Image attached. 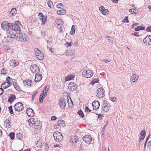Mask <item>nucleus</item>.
Returning a JSON list of instances; mask_svg holds the SVG:
<instances>
[{
    "mask_svg": "<svg viewBox=\"0 0 151 151\" xmlns=\"http://www.w3.org/2000/svg\"><path fill=\"white\" fill-rule=\"evenodd\" d=\"M35 76V81L36 82L40 81L42 78V76L40 74L38 73H37Z\"/></svg>",
    "mask_w": 151,
    "mask_h": 151,
    "instance_id": "6ab92c4d",
    "label": "nucleus"
},
{
    "mask_svg": "<svg viewBox=\"0 0 151 151\" xmlns=\"http://www.w3.org/2000/svg\"><path fill=\"white\" fill-rule=\"evenodd\" d=\"M77 114L78 115H79L80 116L82 117L83 118L84 116V114L83 113V112L81 110H80L78 112Z\"/></svg>",
    "mask_w": 151,
    "mask_h": 151,
    "instance_id": "4c0bfd02",
    "label": "nucleus"
},
{
    "mask_svg": "<svg viewBox=\"0 0 151 151\" xmlns=\"http://www.w3.org/2000/svg\"><path fill=\"white\" fill-rule=\"evenodd\" d=\"M59 104L61 109H64L67 104L66 99L63 97H61L59 99Z\"/></svg>",
    "mask_w": 151,
    "mask_h": 151,
    "instance_id": "1a4fd4ad",
    "label": "nucleus"
},
{
    "mask_svg": "<svg viewBox=\"0 0 151 151\" xmlns=\"http://www.w3.org/2000/svg\"><path fill=\"white\" fill-rule=\"evenodd\" d=\"M23 83L24 86L27 88L29 87L32 84V82L31 81H24Z\"/></svg>",
    "mask_w": 151,
    "mask_h": 151,
    "instance_id": "b1692460",
    "label": "nucleus"
},
{
    "mask_svg": "<svg viewBox=\"0 0 151 151\" xmlns=\"http://www.w3.org/2000/svg\"><path fill=\"white\" fill-rule=\"evenodd\" d=\"M30 68L33 73H38L40 71L39 67L36 64H33L31 65Z\"/></svg>",
    "mask_w": 151,
    "mask_h": 151,
    "instance_id": "6e6552de",
    "label": "nucleus"
},
{
    "mask_svg": "<svg viewBox=\"0 0 151 151\" xmlns=\"http://www.w3.org/2000/svg\"><path fill=\"white\" fill-rule=\"evenodd\" d=\"M14 107L15 111L17 112L22 111L24 109L22 104L19 102L16 104L14 106Z\"/></svg>",
    "mask_w": 151,
    "mask_h": 151,
    "instance_id": "0eeeda50",
    "label": "nucleus"
},
{
    "mask_svg": "<svg viewBox=\"0 0 151 151\" xmlns=\"http://www.w3.org/2000/svg\"><path fill=\"white\" fill-rule=\"evenodd\" d=\"M21 25L20 22L16 21L14 23H11L10 28L15 31H19V26Z\"/></svg>",
    "mask_w": 151,
    "mask_h": 151,
    "instance_id": "20e7f679",
    "label": "nucleus"
},
{
    "mask_svg": "<svg viewBox=\"0 0 151 151\" xmlns=\"http://www.w3.org/2000/svg\"><path fill=\"white\" fill-rule=\"evenodd\" d=\"M98 81L96 80H93L92 81L91 83H92V85H93L95 83H97Z\"/></svg>",
    "mask_w": 151,
    "mask_h": 151,
    "instance_id": "680f3d73",
    "label": "nucleus"
},
{
    "mask_svg": "<svg viewBox=\"0 0 151 151\" xmlns=\"http://www.w3.org/2000/svg\"><path fill=\"white\" fill-rule=\"evenodd\" d=\"M110 106L109 104L103 103L102 106V110L105 112L108 111L109 110Z\"/></svg>",
    "mask_w": 151,
    "mask_h": 151,
    "instance_id": "ddd939ff",
    "label": "nucleus"
},
{
    "mask_svg": "<svg viewBox=\"0 0 151 151\" xmlns=\"http://www.w3.org/2000/svg\"><path fill=\"white\" fill-rule=\"evenodd\" d=\"M16 137L17 139L21 140L23 138V136L21 133H18L17 134Z\"/></svg>",
    "mask_w": 151,
    "mask_h": 151,
    "instance_id": "2f4dec72",
    "label": "nucleus"
},
{
    "mask_svg": "<svg viewBox=\"0 0 151 151\" xmlns=\"http://www.w3.org/2000/svg\"><path fill=\"white\" fill-rule=\"evenodd\" d=\"M105 9V8L104 7L102 6L101 7H100L99 8V10L101 12H102L103 10H104Z\"/></svg>",
    "mask_w": 151,
    "mask_h": 151,
    "instance_id": "5fc2aeb1",
    "label": "nucleus"
},
{
    "mask_svg": "<svg viewBox=\"0 0 151 151\" xmlns=\"http://www.w3.org/2000/svg\"><path fill=\"white\" fill-rule=\"evenodd\" d=\"M146 30L147 32H151V26H150L147 27Z\"/></svg>",
    "mask_w": 151,
    "mask_h": 151,
    "instance_id": "6e6d98bb",
    "label": "nucleus"
},
{
    "mask_svg": "<svg viewBox=\"0 0 151 151\" xmlns=\"http://www.w3.org/2000/svg\"><path fill=\"white\" fill-rule=\"evenodd\" d=\"M139 76L138 74H133L131 76L130 80L132 83L136 82L138 80Z\"/></svg>",
    "mask_w": 151,
    "mask_h": 151,
    "instance_id": "dca6fc26",
    "label": "nucleus"
},
{
    "mask_svg": "<svg viewBox=\"0 0 151 151\" xmlns=\"http://www.w3.org/2000/svg\"><path fill=\"white\" fill-rule=\"evenodd\" d=\"M63 25H55V26L56 27L57 29H58L59 31V33H60L61 35L63 34V31L62 30V28L61 27Z\"/></svg>",
    "mask_w": 151,
    "mask_h": 151,
    "instance_id": "cd10ccee",
    "label": "nucleus"
},
{
    "mask_svg": "<svg viewBox=\"0 0 151 151\" xmlns=\"http://www.w3.org/2000/svg\"><path fill=\"white\" fill-rule=\"evenodd\" d=\"M9 111L10 113L12 114H13V112L12 110V106H10L8 107Z\"/></svg>",
    "mask_w": 151,
    "mask_h": 151,
    "instance_id": "c03bdc74",
    "label": "nucleus"
},
{
    "mask_svg": "<svg viewBox=\"0 0 151 151\" xmlns=\"http://www.w3.org/2000/svg\"><path fill=\"white\" fill-rule=\"evenodd\" d=\"M65 13V10L64 9L59 10L57 12V14L60 15H63Z\"/></svg>",
    "mask_w": 151,
    "mask_h": 151,
    "instance_id": "7c9ffc66",
    "label": "nucleus"
},
{
    "mask_svg": "<svg viewBox=\"0 0 151 151\" xmlns=\"http://www.w3.org/2000/svg\"><path fill=\"white\" fill-rule=\"evenodd\" d=\"M116 98H114V97H111L110 99L113 102H114L116 101Z\"/></svg>",
    "mask_w": 151,
    "mask_h": 151,
    "instance_id": "0e129e2a",
    "label": "nucleus"
},
{
    "mask_svg": "<svg viewBox=\"0 0 151 151\" xmlns=\"http://www.w3.org/2000/svg\"><path fill=\"white\" fill-rule=\"evenodd\" d=\"M52 40V39L50 37L48 40H47V42L49 44H51L52 43V42L51 41Z\"/></svg>",
    "mask_w": 151,
    "mask_h": 151,
    "instance_id": "864d4df0",
    "label": "nucleus"
},
{
    "mask_svg": "<svg viewBox=\"0 0 151 151\" xmlns=\"http://www.w3.org/2000/svg\"><path fill=\"white\" fill-rule=\"evenodd\" d=\"M123 22L124 23H128L129 21L128 20V17H126L123 19Z\"/></svg>",
    "mask_w": 151,
    "mask_h": 151,
    "instance_id": "09e8293b",
    "label": "nucleus"
},
{
    "mask_svg": "<svg viewBox=\"0 0 151 151\" xmlns=\"http://www.w3.org/2000/svg\"><path fill=\"white\" fill-rule=\"evenodd\" d=\"M63 22L62 20L60 19H57L55 22V25H63Z\"/></svg>",
    "mask_w": 151,
    "mask_h": 151,
    "instance_id": "c756f323",
    "label": "nucleus"
},
{
    "mask_svg": "<svg viewBox=\"0 0 151 151\" xmlns=\"http://www.w3.org/2000/svg\"><path fill=\"white\" fill-rule=\"evenodd\" d=\"M16 99V96L14 94L11 95L9 97L8 101L11 104Z\"/></svg>",
    "mask_w": 151,
    "mask_h": 151,
    "instance_id": "5701e85b",
    "label": "nucleus"
},
{
    "mask_svg": "<svg viewBox=\"0 0 151 151\" xmlns=\"http://www.w3.org/2000/svg\"><path fill=\"white\" fill-rule=\"evenodd\" d=\"M57 119V117L55 116H52L51 118V120H56Z\"/></svg>",
    "mask_w": 151,
    "mask_h": 151,
    "instance_id": "338daca9",
    "label": "nucleus"
},
{
    "mask_svg": "<svg viewBox=\"0 0 151 151\" xmlns=\"http://www.w3.org/2000/svg\"><path fill=\"white\" fill-rule=\"evenodd\" d=\"M97 92L96 96L99 98H102L105 95L104 90L102 88H98L97 90Z\"/></svg>",
    "mask_w": 151,
    "mask_h": 151,
    "instance_id": "423d86ee",
    "label": "nucleus"
},
{
    "mask_svg": "<svg viewBox=\"0 0 151 151\" xmlns=\"http://www.w3.org/2000/svg\"><path fill=\"white\" fill-rule=\"evenodd\" d=\"M105 39L107 40L110 43L112 42L113 41V38L109 36H106Z\"/></svg>",
    "mask_w": 151,
    "mask_h": 151,
    "instance_id": "e433bc0d",
    "label": "nucleus"
},
{
    "mask_svg": "<svg viewBox=\"0 0 151 151\" xmlns=\"http://www.w3.org/2000/svg\"><path fill=\"white\" fill-rule=\"evenodd\" d=\"M11 83H8V82H5L3 83L1 85V87L3 88L6 89L9 86H11Z\"/></svg>",
    "mask_w": 151,
    "mask_h": 151,
    "instance_id": "a878e982",
    "label": "nucleus"
},
{
    "mask_svg": "<svg viewBox=\"0 0 151 151\" xmlns=\"http://www.w3.org/2000/svg\"><path fill=\"white\" fill-rule=\"evenodd\" d=\"M74 77L75 76L70 75V76H68V77H65V80L66 81H68L74 78Z\"/></svg>",
    "mask_w": 151,
    "mask_h": 151,
    "instance_id": "473e14b6",
    "label": "nucleus"
},
{
    "mask_svg": "<svg viewBox=\"0 0 151 151\" xmlns=\"http://www.w3.org/2000/svg\"><path fill=\"white\" fill-rule=\"evenodd\" d=\"M75 26L74 25H73L71 28V31L70 32V34L71 35L74 34L75 33Z\"/></svg>",
    "mask_w": 151,
    "mask_h": 151,
    "instance_id": "72a5a7b5",
    "label": "nucleus"
},
{
    "mask_svg": "<svg viewBox=\"0 0 151 151\" xmlns=\"http://www.w3.org/2000/svg\"><path fill=\"white\" fill-rule=\"evenodd\" d=\"M146 132L145 131L142 130L141 132V133L140 136H142V135H145V136H146Z\"/></svg>",
    "mask_w": 151,
    "mask_h": 151,
    "instance_id": "8fccbe9b",
    "label": "nucleus"
},
{
    "mask_svg": "<svg viewBox=\"0 0 151 151\" xmlns=\"http://www.w3.org/2000/svg\"><path fill=\"white\" fill-rule=\"evenodd\" d=\"M83 140L87 144H90L93 141V139L91 136L86 135L83 137Z\"/></svg>",
    "mask_w": 151,
    "mask_h": 151,
    "instance_id": "9d476101",
    "label": "nucleus"
},
{
    "mask_svg": "<svg viewBox=\"0 0 151 151\" xmlns=\"http://www.w3.org/2000/svg\"><path fill=\"white\" fill-rule=\"evenodd\" d=\"M85 110L86 112H90L91 111V110L89 109L88 106H86Z\"/></svg>",
    "mask_w": 151,
    "mask_h": 151,
    "instance_id": "603ef678",
    "label": "nucleus"
},
{
    "mask_svg": "<svg viewBox=\"0 0 151 151\" xmlns=\"http://www.w3.org/2000/svg\"><path fill=\"white\" fill-rule=\"evenodd\" d=\"M53 136L55 140L58 142L61 141L63 139V136L62 134L58 132H55Z\"/></svg>",
    "mask_w": 151,
    "mask_h": 151,
    "instance_id": "f03ea898",
    "label": "nucleus"
},
{
    "mask_svg": "<svg viewBox=\"0 0 151 151\" xmlns=\"http://www.w3.org/2000/svg\"><path fill=\"white\" fill-rule=\"evenodd\" d=\"M45 98L42 96V95H40L39 99V103H42L43 102V99Z\"/></svg>",
    "mask_w": 151,
    "mask_h": 151,
    "instance_id": "79ce46f5",
    "label": "nucleus"
},
{
    "mask_svg": "<svg viewBox=\"0 0 151 151\" xmlns=\"http://www.w3.org/2000/svg\"><path fill=\"white\" fill-rule=\"evenodd\" d=\"M9 136L11 140L13 139L14 138L15 134L14 132H11L9 134Z\"/></svg>",
    "mask_w": 151,
    "mask_h": 151,
    "instance_id": "c9c22d12",
    "label": "nucleus"
},
{
    "mask_svg": "<svg viewBox=\"0 0 151 151\" xmlns=\"http://www.w3.org/2000/svg\"><path fill=\"white\" fill-rule=\"evenodd\" d=\"M102 13L103 15H105L106 14H108L109 13V11L108 9H105L104 10H103Z\"/></svg>",
    "mask_w": 151,
    "mask_h": 151,
    "instance_id": "37998d69",
    "label": "nucleus"
},
{
    "mask_svg": "<svg viewBox=\"0 0 151 151\" xmlns=\"http://www.w3.org/2000/svg\"><path fill=\"white\" fill-rule=\"evenodd\" d=\"M11 79V80L12 79L9 76H8L6 78V82H8V83H10L9 81L10 79Z\"/></svg>",
    "mask_w": 151,
    "mask_h": 151,
    "instance_id": "bf43d9fd",
    "label": "nucleus"
},
{
    "mask_svg": "<svg viewBox=\"0 0 151 151\" xmlns=\"http://www.w3.org/2000/svg\"><path fill=\"white\" fill-rule=\"evenodd\" d=\"M9 64L10 66L14 68L18 65V63L16 60L13 59L10 61Z\"/></svg>",
    "mask_w": 151,
    "mask_h": 151,
    "instance_id": "2eb2a0df",
    "label": "nucleus"
},
{
    "mask_svg": "<svg viewBox=\"0 0 151 151\" xmlns=\"http://www.w3.org/2000/svg\"><path fill=\"white\" fill-rule=\"evenodd\" d=\"M42 127V124L39 121H36L35 124H34L33 127L35 129H40Z\"/></svg>",
    "mask_w": 151,
    "mask_h": 151,
    "instance_id": "aec40b11",
    "label": "nucleus"
},
{
    "mask_svg": "<svg viewBox=\"0 0 151 151\" xmlns=\"http://www.w3.org/2000/svg\"><path fill=\"white\" fill-rule=\"evenodd\" d=\"M66 101L67 102L68 105L69 107H72L73 106V102L70 96H68L67 97Z\"/></svg>",
    "mask_w": 151,
    "mask_h": 151,
    "instance_id": "412c9836",
    "label": "nucleus"
},
{
    "mask_svg": "<svg viewBox=\"0 0 151 151\" xmlns=\"http://www.w3.org/2000/svg\"><path fill=\"white\" fill-rule=\"evenodd\" d=\"M14 88L15 89L18 91H19L20 90V88L18 85H17L16 86H15Z\"/></svg>",
    "mask_w": 151,
    "mask_h": 151,
    "instance_id": "13d9d810",
    "label": "nucleus"
},
{
    "mask_svg": "<svg viewBox=\"0 0 151 151\" xmlns=\"http://www.w3.org/2000/svg\"><path fill=\"white\" fill-rule=\"evenodd\" d=\"M92 106L93 109L96 110L99 108L100 104L98 101H94L92 104Z\"/></svg>",
    "mask_w": 151,
    "mask_h": 151,
    "instance_id": "f3484780",
    "label": "nucleus"
},
{
    "mask_svg": "<svg viewBox=\"0 0 151 151\" xmlns=\"http://www.w3.org/2000/svg\"><path fill=\"white\" fill-rule=\"evenodd\" d=\"M47 4L48 6L50 7H51L53 5L52 2L51 0H49L48 1Z\"/></svg>",
    "mask_w": 151,
    "mask_h": 151,
    "instance_id": "49530a36",
    "label": "nucleus"
},
{
    "mask_svg": "<svg viewBox=\"0 0 151 151\" xmlns=\"http://www.w3.org/2000/svg\"><path fill=\"white\" fill-rule=\"evenodd\" d=\"M76 84L73 82L70 83L68 85V88L70 90L73 91L76 90Z\"/></svg>",
    "mask_w": 151,
    "mask_h": 151,
    "instance_id": "a211bd4d",
    "label": "nucleus"
},
{
    "mask_svg": "<svg viewBox=\"0 0 151 151\" xmlns=\"http://www.w3.org/2000/svg\"><path fill=\"white\" fill-rule=\"evenodd\" d=\"M98 118L99 119H101L103 117H104L103 115H101V114H98Z\"/></svg>",
    "mask_w": 151,
    "mask_h": 151,
    "instance_id": "052dcab7",
    "label": "nucleus"
},
{
    "mask_svg": "<svg viewBox=\"0 0 151 151\" xmlns=\"http://www.w3.org/2000/svg\"><path fill=\"white\" fill-rule=\"evenodd\" d=\"M71 42H66V44L67 47H68L71 45Z\"/></svg>",
    "mask_w": 151,
    "mask_h": 151,
    "instance_id": "774afa93",
    "label": "nucleus"
},
{
    "mask_svg": "<svg viewBox=\"0 0 151 151\" xmlns=\"http://www.w3.org/2000/svg\"><path fill=\"white\" fill-rule=\"evenodd\" d=\"M129 12L131 14H136L137 12L136 10L135 9H131L129 10Z\"/></svg>",
    "mask_w": 151,
    "mask_h": 151,
    "instance_id": "58836bf2",
    "label": "nucleus"
},
{
    "mask_svg": "<svg viewBox=\"0 0 151 151\" xmlns=\"http://www.w3.org/2000/svg\"><path fill=\"white\" fill-rule=\"evenodd\" d=\"M82 75L85 77L90 78L93 75V71L91 70L88 69L84 70L82 72Z\"/></svg>",
    "mask_w": 151,
    "mask_h": 151,
    "instance_id": "7ed1b4c3",
    "label": "nucleus"
},
{
    "mask_svg": "<svg viewBox=\"0 0 151 151\" xmlns=\"http://www.w3.org/2000/svg\"><path fill=\"white\" fill-rule=\"evenodd\" d=\"M7 73L6 70L4 68L1 69V75H5Z\"/></svg>",
    "mask_w": 151,
    "mask_h": 151,
    "instance_id": "a19ab883",
    "label": "nucleus"
},
{
    "mask_svg": "<svg viewBox=\"0 0 151 151\" xmlns=\"http://www.w3.org/2000/svg\"><path fill=\"white\" fill-rule=\"evenodd\" d=\"M70 55L71 56H73L74 55L75 53V51L74 50H71L70 51Z\"/></svg>",
    "mask_w": 151,
    "mask_h": 151,
    "instance_id": "de8ad7c7",
    "label": "nucleus"
},
{
    "mask_svg": "<svg viewBox=\"0 0 151 151\" xmlns=\"http://www.w3.org/2000/svg\"><path fill=\"white\" fill-rule=\"evenodd\" d=\"M132 35H134L136 37H138L139 36L138 34V33L136 32H135L134 33H132Z\"/></svg>",
    "mask_w": 151,
    "mask_h": 151,
    "instance_id": "e2e57ef3",
    "label": "nucleus"
},
{
    "mask_svg": "<svg viewBox=\"0 0 151 151\" xmlns=\"http://www.w3.org/2000/svg\"><path fill=\"white\" fill-rule=\"evenodd\" d=\"M57 125L60 127H64L65 125V122L62 119L58 121Z\"/></svg>",
    "mask_w": 151,
    "mask_h": 151,
    "instance_id": "4be33fe9",
    "label": "nucleus"
},
{
    "mask_svg": "<svg viewBox=\"0 0 151 151\" xmlns=\"http://www.w3.org/2000/svg\"><path fill=\"white\" fill-rule=\"evenodd\" d=\"M35 54L37 58L40 60H42L44 58L43 54L37 48L35 49Z\"/></svg>",
    "mask_w": 151,
    "mask_h": 151,
    "instance_id": "39448f33",
    "label": "nucleus"
},
{
    "mask_svg": "<svg viewBox=\"0 0 151 151\" xmlns=\"http://www.w3.org/2000/svg\"><path fill=\"white\" fill-rule=\"evenodd\" d=\"M11 23H9L7 22H3L1 24V27L2 29L6 31L8 30L9 28H10Z\"/></svg>",
    "mask_w": 151,
    "mask_h": 151,
    "instance_id": "9b49d317",
    "label": "nucleus"
},
{
    "mask_svg": "<svg viewBox=\"0 0 151 151\" xmlns=\"http://www.w3.org/2000/svg\"><path fill=\"white\" fill-rule=\"evenodd\" d=\"M63 6V4L61 3H59L57 4L56 6L58 8H60V6Z\"/></svg>",
    "mask_w": 151,
    "mask_h": 151,
    "instance_id": "4d7b16f0",
    "label": "nucleus"
},
{
    "mask_svg": "<svg viewBox=\"0 0 151 151\" xmlns=\"http://www.w3.org/2000/svg\"><path fill=\"white\" fill-rule=\"evenodd\" d=\"M17 13V10L15 8H13L12 9L9 13L10 17L13 16L15 15Z\"/></svg>",
    "mask_w": 151,
    "mask_h": 151,
    "instance_id": "393cba45",
    "label": "nucleus"
},
{
    "mask_svg": "<svg viewBox=\"0 0 151 151\" xmlns=\"http://www.w3.org/2000/svg\"><path fill=\"white\" fill-rule=\"evenodd\" d=\"M40 19L42 21V24L45 25L47 21V16H42L41 18H40Z\"/></svg>",
    "mask_w": 151,
    "mask_h": 151,
    "instance_id": "bb28decb",
    "label": "nucleus"
},
{
    "mask_svg": "<svg viewBox=\"0 0 151 151\" xmlns=\"http://www.w3.org/2000/svg\"><path fill=\"white\" fill-rule=\"evenodd\" d=\"M28 122H29V123H30V122H32V125H33L34 124H35V123L36 122V121H35V120L34 119L31 118L30 119H29L28 121Z\"/></svg>",
    "mask_w": 151,
    "mask_h": 151,
    "instance_id": "ea45409f",
    "label": "nucleus"
},
{
    "mask_svg": "<svg viewBox=\"0 0 151 151\" xmlns=\"http://www.w3.org/2000/svg\"><path fill=\"white\" fill-rule=\"evenodd\" d=\"M38 92L37 91L35 92L32 95V101L33 100V99L37 95Z\"/></svg>",
    "mask_w": 151,
    "mask_h": 151,
    "instance_id": "3c124183",
    "label": "nucleus"
},
{
    "mask_svg": "<svg viewBox=\"0 0 151 151\" xmlns=\"http://www.w3.org/2000/svg\"><path fill=\"white\" fill-rule=\"evenodd\" d=\"M135 30L137 31L140 30H144L145 29V28L142 26H137L134 28Z\"/></svg>",
    "mask_w": 151,
    "mask_h": 151,
    "instance_id": "f704fd0d",
    "label": "nucleus"
},
{
    "mask_svg": "<svg viewBox=\"0 0 151 151\" xmlns=\"http://www.w3.org/2000/svg\"><path fill=\"white\" fill-rule=\"evenodd\" d=\"M143 42L146 45H151V35H148L146 37L143 39Z\"/></svg>",
    "mask_w": 151,
    "mask_h": 151,
    "instance_id": "f8f14e48",
    "label": "nucleus"
},
{
    "mask_svg": "<svg viewBox=\"0 0 151 151\" xmlns=\"http://www.w3.org/2000/svg\"><path fill=\"white\" fill-rule=\"evenodd\" d=\"M13 36L9 37L15 38L16 40L19 41L25 42L28 39L27 36L24 33H17L15 35H13Z\"/></svg>",
    "mask_w": 151,
    "mask_h": 151,
    "instance_id": "f257e3e1",
    "label": "nucleus"
},
{
    "mask_svg": "<svg viewBox=\"0 0 151 151\" xmlns=\"http://www.w3.org/2000/svg\"><path fill=\"white\" fill-rule=\"evenodd\" d=\"M70 142L73 144L76 143V138L74 137L71 138L70 140Z\"/></svg>",
    "mask_w": 151,
    "mask_h": 151,
    "instance_id": "a18cd8bd",
    "label": "nucleus"
},
{
    "mask_svg": "<svg viewBox=\"0 0 151 151\" xmlns=\"http://www.w3.org/2000/svg\"><path fill=\"white\" fill-rule=\"evenodd\" d=\"M26 112L27 116L29 117H32L34 115V111L30 108L27 109Z\"/></svg>",
    "mask_w": 151,
    "mask_h": 151,
    "instance_id": "4468645a",
    "label": "nucleus"
},
{
    "mask_svg": "<svg viewBox=\"0 0 151 151\" xmlns=\"http://www.w3.org/2000/svg\"><path fill=\"white\" fill-rule=\"evenodd\" d=\"M4 125L6 126V128H8L10 127H11L10 125L11 123L8 119L4 121Z\"/></svg>",
    "mask_w": 151,
    "mask_h": 151,
    "instance_id": "c85d7f7f",
    "label": "nucleus"
},
{
    "mask_svg": "<svg viewBox=\"0 0 151 151\" xmlns=\"http://www.w3.org/2000/svg\"><path fill=\"white\" fill-rule=\"evenodd\" d=\"M148 147L150 148H151V140L149 142L148 144Z\"/></svg>",
    "mask_w": 151,
    "mask_h": 151,
    "instance_id": "69168bd1",
    "label": "nucleus"
}]
</instances>
